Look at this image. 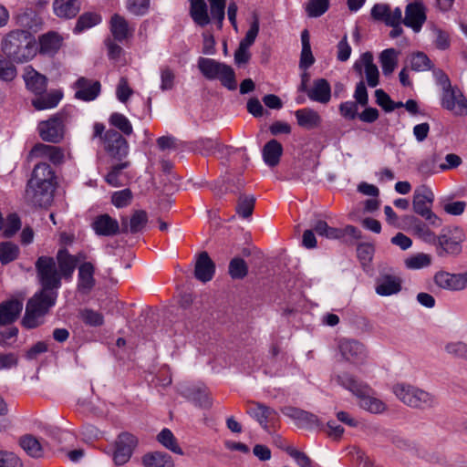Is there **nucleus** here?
<instances>
[{"mask_svg":"<svg viewBox=\"0 0 467 467\" xmlns=\"http://www.w3.org/2000/svg\"><path fill=\"white\" fill-rule=\"evenodd\" d=\"M35 268L41 290L36 293L26 304L22 323L27 328H34L40 325V318L56 303L62 278H71L63 272L57 257L41 255L36 259Z\"/></svg>","mask_w":467,"mask_h":467,"instance_id":"obj_1","label":"nucleus"},{"mask_svg":"<svg viewBox=\"0 0 467 467\" xmlns=\"http://www.w3.org/2000/svg\"><path fill=\"white\" fill-rule=\"evenodd\" d=\"M56 185V175L47 162H39L32 171L27 183L26 196L37 206L48 205L53 198Z\"/></svg>","mask_w":467,"mask_h":467,"instance_id":"obj_2","label":"nucleus"},{"mask_svg":"<svg viewBox=\"0 0 467 467\" xmlns=\"http://www.w3.org/2000/svg\"><path fill=\"white\" fill-rule=\"evenodd\" d=\"M336 380L358 398L361 409L374 414L382 413L387 410L386 403L375 396L374 390L368 384L358 381L350 374H338Z\"/></svg>","mask_w":467,"mask_h":467,"instance_id":"obj_3","label":"nucleus"},{"mask_svg":"<svg viewBox=\"0 0 467 467\" xmlns=\"http://www.w3.org/2000/svg\"><path fill=\"white\" fill-rule=\"evenodd\" d=\"M2 50L14 61L26 62L32 59L36 52L35 36L26 30H13L3 39Z\"/></svg>","mask_w":467,"mask_h":467,"instance_id":"obj_4","label":"nucleus"},{"mask_svg":"<svg viewBox=\"0 0 467 467\" xmlns=\"http://www.w3.org/2000/svg\"><path fill=\"white\" fill-rule=\"evenodd\" d=\"M393 393L405 405L417 410H431L438 405L435 395L418 387L398 383L393 386Z\"/></svg>","mask_w":467,"mask_h":467,"instance_id":"obj_5","label":"nucleus"},{"mask_svg":"<svg viewBox=\"0 0 467 467\" xmlns=\"http://www.w3.org/2000/svg\"><path fill=\"white\" fill-rule=\"evenodd\" d=\"M198 68L207 79H219L230 90L236 88L235 75L231 67L213 58L200 57Z\"/></svg>","mask_w":467,"mask_h":467,"instance_id":"obj_6","label":"nucleus"},{"mask_svg":"<svg viewBox=\"0 0 467 467\" xmlns=\"http://www.w3.org/2000/svg\"><path fill=\"white\" fill-rule=\"evenodd\" d=\"M434 201V193L426 185H420L413 193V210L416 213L424 217L429 223L435 227L441 225V220L431 211Z\"/></svg>","mask_w":467,"mask_h":467,"instance_id":"obj_7","label":"nucleus"},{"mask_svg":"<svg viewBox=\"0 0 467 467\" xmlns=\"http://www.w3.org/2000/svg\"><path fill=\"white\" fill-rule=\"evenodd\" d=\"M464 240V234L462 229L456 227L444 231L437 236L434 246L439 256L448 254L457 255L462 252V243Z\"/></svg>","mask_w":467,"mask_h":467,"instance_id":"obj_8","label":"nucleus"},{"mask_svg":"<svg viewBox=\"0 0 467 467\" xmlns=\"http://www.w3.org/2000/svg\"><path fill=\"white\" fill-rule=\"evenodd\" d=\"M441 105L455 116L467 115V99L456 86L441 92Z\"/></svg>","mask_w":467,"mask_h":467,"instance_id":"obj_9","label":"nucleus"},{"mask_svg":"<svg viewBox=\"0 0 467 467\" xmlns=\"http://www.w3.org/2000/svg\"><path fill=\"white\" fill-rule=\"evenodd\" d=\"M38 133L41 139L51 143H58L64 138V117L56 114L47 120L39 122Z\"/></svg>","mask_w":467,"mask_h":467,"instance_id":"obj_10","label":"nucleus"},{"mask_svg":"<svg viewBox=\"0 0 467 467\" xmlns=\"http://www.w3.org/2000/svg\"><path fill=\"white\" fill-rule=\"evenodd\" d=\"M338 349L342 358L354 365L365 363L368 357L365 346L354 339H340L338 342Z\"/></svg>","mask_w":467,"mask_h":467,"instance_id":"obj_11","label":"nucleus"},{"mask_svg":"<svg viewBox=\"0 0 467 467\" xmlns=\"http://www.w3.org/2000/svg\"><path fill=\"white\" fill-rule=\"evenodd\" d=\"M138 444L137 438L129 432L119 434L115 442V451L113 452V461L116 465L127 463L134 449Z\"/></svg>","mask_w":467,"mask_h":467,"instance_id":"obj_12","label":"nucleus"},{"mask_svg":"<svg viewBox=\"0 0 467 467\" xmlns=\"http://www.w3.org/2000/svg\"><path fill=\"white\" fill-rule=\"evenodd\" d=\"M433 282L443 290L462 291L467 287V274L438 271L433 276Z\"/></svg>","mask_w":467,"mask_h":467,"instance_id":"obj_13","label":"nucleus"},{"mask_svg":"<svg viewBox=\"0 0 467 467\" xmlns=\"http://www.w3.org/2000/svg\"><path fill=\"white\" fill-rule=\"evenodd\" d=\"M427 20L426 7L421 1L415 0L406 5L403 25L419 33Z\"/></svg>","mask_w":467,"mask_h":467,"instance_id":"obj_14","label":"nucleus"},{"mask_svg":"<svg viewBox=\"0 0 467 467\" xmlns=\"http://www.w3.org/2000/svg\"><path fill=\"white\" fill-rule=\"evenodd\" d=\"M104 150L112 157L122 160L128 155L129 144L123 136L114 130H109L104 135Z\"/></svg>","mask_w":467,"mask_h":467,"instance_id":"obj_15","label":"nucleus"},{"mask_svg":"<svg viewBox=\"0 0 467 467\" xmlns=\"http://www.w3.org/2000/svg\"><path fill=\"white\" fill-rule=\"evenodd\" d=\"M373 20L382 22L386 26H394L402 22V10L400 7L391 9L388 4H376L370 10Z\"/></svg>","mask_w":467,"mask_h":467,"instance_id":"obj_16","label":"nucleus"},{"mask_svg":"<svg viewBox=\"0 0 467 467\" xmlns=\"http://www.w3.org/2000/svg\"><path fill=\"white\" fill-rule=\"evenodd\" d=\"M284 415L295 420L296 424L300 428L313 429L320 426V421L313 413L300 410L295 407H285L282 409Z\"/></svg>","mask_w":467,"mask_h":467,"instance_id":"obj_17","label":"nucleus"},{"mask_svg":"<svg viewBox=\"0 0 467 467\" xmlns=\"http://www.w3.org/2000/svg\"><path fill=\"white\" fill-rule=\"evenodd\" d=\"M362 66H364L368 85L371 88L377 87L379 85V72L378 67L373 63V56L370 52H365L361 55L360 60L354 64V69L361 73Z\"/></svg>","mask_w":467,"mask_h":467,"instance_id":"obj_18","label":"nucleus"},{"mask_svg":"<svg viewBox=\"0 0 467 467\" xmlns=\"http://www.w3.org/2000/svg\"><path fill=\"white\" fill-rule=\"evenodd\" d=\"M91 227L96 234L99 236H114L120 232L119 222L108 213L96 216Z\"/></svg>","mask_w":467,"mask_h":467,"instance_id":"obj_19","label":"nucleus"},{"mask_svg":"<svg viewBox=\"0 0 467 467\" xmlns=\"http://www.w3.org/2000/svg\"><path fill=\"white\" fill-rule=\"evenodd\" d=\"M32 158L48 160L55 165L61 164L64 161V150L56 146L43 143L36 144L30 151Z\"/></svg>","mask_w":467,"mask_h":467,"instance_id":"obj_20","label":"nucleus"},{"mask_svg":"<svg viewBox=\"0 0 467 467\" xmlns=\"http://www.w3.org/2000/svg\"><path fill=\"white\" fill-rule=\"evenodd\" d=\"M16 23L22 30L36 33L41 29L43 25L42 17L32 8L21 10L16 16Z\"/></svg>","mask_w":467,"mask_h":467,"instance_id":"obj_21","label":"nucleus"},{"mask_svg":"<svg viewBox=\"0 0 467 467\" xmlns=\"http://www.w3.org/2000/svg\"><path fill=\"white\" fill-rule=\"evenodd\" d=\"M75 86L77 89L75 97L84 101L95 99L99 96L101 88L99 81L86 78H79Z\"/></svg>","mask_w":467,"mask_h":467,"instance_id":"obj_22","label":"nucleus"},{"mask_svg":"<svg viewBox=\"0 0 467 467\" xmlns=\"http://www.w3.org/2000/svg\"><path fill=\"white\" fill-rule=\"evenodd\" d=\"M180 392L182 396L191 401L195 402L201 407L209 408L212 405L209 393L204 386L185 385L182 386Z\"/></svg>","mask_w":467,"mask_h":467,"instance_id":"obj_23","label":"nucleus"},{"mask_svg":"<svg viewBox=\"0 0 467 467\" xmlns=\"http://www.w3.org/2000/svg\"><path fill=\"white\" fill-rule=\"evenodd\" d=\"M87 255L83 252H78L76 255L69 254L67 248H60L57 253V260L64 273L67 276L73 275V273L79 262L85 261Z\"/></svg>","mask_w":467,"mask_h":467,"instance_id":"obj_24","label":"nucleus"},{"mask_svg":"<svg viewBox=\"0 0 467 467\" xmlns=\"http://www.w3.org/2000/svg\"><path fill=\"white\" fill-rule=\"evenodd\" d=\"M95 267L90 262H83L78 266V290L81 294H88L95 286Z\"/></svg>","mask_w":467,"mask_h":467,"instance_id":"obj_25","label":"nucleus"},{"mask_svg":"<svg viewBox=\"0 0 467 467\" xmlns=\"http://www.w3.org/2000/svg\"><path fill=\"white\" fill-rule=\"evenodd\" d=\"M215 272V265L210 258L207 252H202L195 263V277L205 283L212 280Z\"/></svg>","mask_w":467,"mask_h":467,"instance_id":"obj_26","label":"nucleus"},{"mask_svg":"<svg viewBox=\"0 0 467 467\" xmlns=\"http://www.w3.org/2000/svg\"><path fill=\"white\" fill-rule=\"evenodd\" d=\"M247 413L254 418L265 430L268 429V422L276 415L272 408L254 401L249 402Z\"/></svg>","mask_w":467,"mask_h":467,"instance_id":"obj_27","label":"nucleus"},{"mask_svg":"<svg viewBox=\"0 0 467 467\" xmlns=\"http://www.w3.org/2000/svg\"><path fill=\"white\" fill-rule=\"evenodd\" d=\"M23 309V303L17 299L7 300L0 304V326L15 322Z\"/></svg>","mask_w":467,"mask_h":467,"instance_id":"obj_28","label":"nucleus"},{"mask_svg":"<svg viewBox=\"0 0 467 467\" xmlns=\"http://www.w3.org/2000/svg\"><path fill=\"white\" fill-rule=\"evenodd\" d=\"M375 290L381 296L398 294L401 290V279L395 275H383L377 280Z\"/></svg>","mask_w":467,"mask_h":467,"instance_id":"obj_29","label":"nucleus"},{"mask_svg":"<svg viewBox=\"0 0 467 467\" xmlns=\"http://www.w3.org/2000/svg\"><path fill=\"white\" fill-rule=\"evenodd\" d=\"M63 36L57 32L49 31L39 36L40 53L46 55H55L62 47Z\"/></svg>","mask_w":467,"mask_h":467,"instance_id":"obj_30","label":"nucleus"},{"mask_svg":"<svg viewBox=\"0 0 467 467\" xmlns=\"http://www.w3.org/2000/svg\"><path fill=\"white\" fill-rule=\"evenodd\" d=\"M307 97L322 104H327L331 99V87L327 79L318 78L313 82L311 88L307 89Z\"/></svg>","mask_w":467,"mask_h":467,"instance_id":"obj_31","label":"nucleus"},{"mask_svg":"<svg viewBox=\"0 0 467 467\" xmlns=\"http://www.w3.org/2000/svg\"><path fill=\"white\" fill-rule=\"evenodd\" d=\"M24 80L26 88L35 94H43L47 89V78L30 66L25 68Z\"/></svg>","mask_w":467,"mask_h":467,"instance_id":"obj_32","label":"nucleus"},{"mask_svg":"<svg viewBox=\"0 0 467 467\" xmlns=\"http://www.w3.org/2000/svg\"><path fill=\"white\" fill-rule=\"evenodd\" d=\"M147 222V213L143 210H137L131 215L130 222L127 217L121 218V232L137 234L145 227Z\"/></svg>","mask_w":467,"mask_h":467,"instance_id":"obj_33","label":"nucleus"},{"mask_svg":"<svg viewBox=\"0 0 467 467\" xmlns=\"http://www.w3.org/2000/svg\"><path fill=\"white\" fill-rule=\"evenodd\" d=\"M295 116L297 124L306 130L318 128L322 122V119L318 112L310 108L297 109L295 112Z\"/></svg>","mask_w":467,"mask_h":467,"instance_id":"obj_34","label":"nucleus"},{"mask_svg":"<svg viewBox=\"0 0 467 467\" xmlns=\"http://www.w3.org/2000/svg\"><path fill=\"white\" fill-rule=\"evenodd\" d=\"M53 10L60 18H73L80 10V3L78 0H54Z\"/></svg>","mask_w":467,"mask_h":467,"instance_id":"obj_35","label":"nucleus"},{"mask_svg":"<svg viewBox=\"0 0 467 467\" xmlns=\"http://www.w3.org/2000/svg\"><path fill=\"white\" fill-rule=\"evenodd\" d=\"M190 15L193 22L202 27L210 24L212 19L204 0H191Z\"/></svg>","mask_w":467,"mask_h":467,"instance_id":"obj_36","label":"nucleus"},{"mask_svg":"<svg viewBox=\"0 0 467 467\" xmlns=\"http://www.w3.org/2000/svg\"><path fill=\"white\" fill-rule=\"evenodd\" d=\"M110 31L116 40L123 41L132 35L134 28L129 26L128 21L123 16L115 14L110 19Z\"/></svg>","mask_w":467,"mask_h":467,"instance_id":"obj_37","label":"nucleus"},{"mask_svg":"<svg viewBox=\"0 0 467 467\" xmlns=\"http://www.w3.org/2000/svg\"><path fill=\"white\" fill-rule=\"evenodd\" d=\"M262 154L264 161L269 167H275L280 161L283 154V146L276 140H271L264 146Z\"/></svg>","mask_w":467,"mask_h":467,"instance_id":"obj_38","label":"nucleus"},{"mask_svg":"<svg viewBox=\"0 0 467 467\" xmlns=\"http://www.w3.org/2000/svg\"><path fill=\"white\" fill-rule=\"evenodd\" d=\"M141 462L144 467H174V462L169 454L154 451L145 454Z\"/></svg>","mask_w":467,"mask_h":467,"instance_id":"obj_39","label":"nucleus"},{"mask_svg":"<svg viewBox=\"0 0 467 467\" xmlns=\"http://www.w3.org/2000/svg\"><path fill=\"white\" fill-rule=\"evenodd\" d=\"M193 150L202 155L210 156L228 151L229 148L211 139H200L193 143Z\"/></svg>","mask_w":467,"mask_h":467,"instance_id":"obj_40","label":"nucleus"},{"mask_svg":"<svg viewBox=\"0 0 467 467\" xmlns=\"http://www.w3.org/2000/svg\"><path fill=\"white\" fill-rule=\"evenodd\" d=\"M39 97L32 100V105L37 110H44L55 108L62 99V93L59 90H54L46 95L38 94Z\"/></svg>","mask_w":467,"mask_h":467,"instance_id":"obj_41","label":"nucleus"},{"mask_svg":"<svg viewBox=\"0 0 467 467\" xmlns=\"http://www.w3.org/2000/svg\"><path fill=\"white\" fill-rule=\"evenodd\" d=\"M19 444L31 457L40 458L44 454L43 445L32 435H25L20 438Z\"/></svg>","mask_w":467,"mask_h":467,"instance_id":"obj_42","label":"nucleus"},{"mask_svg":"<svg viewBox=\"0 0 467 467\" xmlns=\"http://www.w3.org/2000/svg\"><path fill=\"white\" fill-rule=\"evenodd\" d=\"M302 51L299 66L301 68H308L315 62V57L311 51L309 33L306 29L301 33Z\"/></svg>","mask_w":467,"mask_h":467,"instance_id":"obj_43","label":"nucleus"},{"mask_svg":"<svg viewBox=\"0 0 467 467\" xmlns=\"http://www.w3.org/2000/svg\"><path fill=\"white\" fill-rule=\"evenodd\" d=\"M398 55L399 52L394 48H388L381 52L379 60L385 76L390 75L395 70L398 64Z\"/></svg>","mask_w":467,"mask_h":467,"instance_id":"obj_44","label":"nucleus"},{"mask_svg":"<svg viewBox=\"0 0 467 467\" xmlns=\"http://www.w3.org/2000/svg\"><path fill=\"white\" fill-rule=\"evenodd\" d=\"M157 441L171 451L182 455L183 451L179 446L176 438L169 429H163L157 436Z\"/></svg>","mask_w":467,"mask_h":467,"instance_id":"obj_45","label":"nucleus"},{"mask_svg":"<svg viewBox=\"0 0 467 467\" xmlns=\"http://www.w3.org/2000/svg\"><path fill=\"white\" fill-rule=\"evenodd\" d=\"M101 22V16L96 13H84L81 15L74 28L75 33H80L86 29L91 28L92 26Z\"/></svg>","mask_w":467,"mask_h":467,"instance_id":"obj_46","label":"nucleus"},{"mask_svg":"<svg viewBox=\"0 0 467 467\" xmlns=\"http://www.w3.org/2000/svg\"><path fill=\"white\" fill-rule=\"evenodd\" d=\"M412 230L414 234L423 242L432 245L436 242V234L423 222L415 220L412 225Z\"/></svg>","mask_w":467,"mask_h":467,"instance_id":"obj_47","label":"nucleus"},{"mask_svg":"<svg viewBox=\"0 0 467 467\" xmlns=\"http://www.w3.org/2000/svg\"><path fill=\"white\" fill-rule=\"evenodd\" d=\"M19 247L11 242L0 243V262L2 265L9 264L18 257Z\"/></svg>","mask_w":467,"mask_h":467,"instance_id":"obj_48","label":"nucleus"},{"mask_svg":"<svg viewBox=\"0 0 467 467\" xmlns=\"http://www.w3.org/2000/svg\"><path fill=\"white\" fill-rule=\"evenodd\" d=\"M254 195H240L236 205V213L243 218L250 217L254 208Z\"/></svg>","mask_w":467,"mask_h":467,"instance_id":"obj_49","label":"nucleus"},{"mask_svg":"<svg viewBox=\"0 0 467 467\" xmlns=\"http://www.w3.org/2000/svg\"><path fill=\"white\" fill-rule=\"evenodd\" d=\"M130 165L129 161L120 162L119 164H116L110 168V171L108 172V174L105 177L106 182L113 186V187H119L123 185V181L121 179L122 177V171L126 168H128Z\"/></svg>","mask_w":467,"mask_h":467,"instance_id":"obj_50","label":"nucleus"},{"mask_svg":"<svg viewBox=\"0 0 467 467\" xmlns=\"http://www.w3.org/2000/svg\"><path fill=\"white\" fill-rule=\"evenodd\" d=\"M210 5L211 17L213 19L218 27L223 26L225 16V6L227 0H207Z\"/></svg>","mask_w":467,"mask_h":467,"instance_id":"obj_51","label":"nucleus"},{"mask_svg":"<svg viewBox=\"0 0 467 467\" xmlns=\"http://www.w3.org/2000/svg\"><path fill=\"white\" fill-rule=\"evenodd\" d=\"M313 228L318 235L325 236L328 239H339L342 237L341 229L330 227L323 220H317L314 223Z\"/></svg>","mask_w":467,"mask_h":467,"instance_id":"obj_52","label":"nucleus"},{"mask_svg":"<svg viewBox=\"0 0 467 467\" xmlns=\"http://www.w3.org/2000/svg\"><path fill=\"white\" fill-rule=\"evenodd\" d=\"M410 67L415 71H427L431 69L432 64L425 53L417 52L410 57Z\"/></svg>","mask_w":467,"mask_h":467,"instance_id":"obj_53","label":"nucleus"},{"mask_svg":"<svg viewBox=\"0 0 467 467\" xmlns=\"http://www.w3.org/2000/svg\"><path fill=\"white\" fill-rule=\"evenodd\" d=\"M431 256L429 254L419 253L405 259L404 264L408 269H420L431 265Z\"/></svg>","mask_w":467,"mask_h":467,"instance_id":"obj_54","label":"nucleus"},{"mask_svg":"<svg viewBox=\"0 0 467 467\" xmlns=\"http://www.w3.org/2000/svg\"><path fill=\"white\" fill-rule=\"evenodd\" d=\"M109 122L125 135L129 136L133 131L130 121L123 114L113 113L109 118Z\"/></svg>","mask_w":467,"mask_h":467,"instance_id":"obj_55","label":"nucleus"},{"mask_svg":"<svg viewBox=\"0 0 467 467\" xmlns=\"http://www.w3.org/2000/svg\"><path fill=\"white\" fill-rule=\"evenodd\" d=\"M133 199V193L130 189H123L112 193L111 202L117 208H124L129 206Z\"/></svg>","mask_w":467,"mask_h":467,"instance_id":"obj_56","label":"nucleus"},{"mask_svg":"<svg viewBox=\"0 0 467 467\" xmlns=\"http://www.w3.org/2000/svg\"><path fill=\"white\" fill-rule=\"evenodd\" d=\"M248 272L246 263L242 258H234L229 264V275L234 279H243Z\"/></svg>","mask_w":467,"mask_h":467,"instance_id":"obj_57","label":"nucleus"},{"mask_svg":"<svg viewBox=\"0 0 467 467\" xmlns=\"http://www.w3.org/2000/svg\"><path fill=\"white\" fill-rule=\"evenodd\" d=\"M329 0H309L306 11L310 17H319L328 9Z\"/></svg>","mask_w":467,"mask_h":467,"instance_id":"obj_58","label":"nucleus"},{"mask_svg":"<svg viewBox=\"0 0 467 467\" xmlns=\"http://www.w3.org/2000/svg\"><path fill=\"white\" fill-rule=\"evenodd\" d=\"M4 232L3 235L5 238L12 237L20 228H21V221L17 214L10 213L5 220V223H3Z\"/></svg>","mask_w":467,"mask_h":467,"instance_id":"obj_59","label":"nucleus"},{"mask_svg":"<svg viewBox=\"0 0 467 467\" xmlns=\"http://www.w3.org/2000/svg\"><path fill=\"white\" fill-rule=\"evenodd\" d=\"M161 74V86L162 91L171 90L175 85V73L170 67H162L160 70Z\"/></svg>","mask_w":467,"mask_h":467,"instance_id":"obj_60","label":"nucleus"},{"mask_svg":"<svg viewBox=\"0 0 467 467\" xmlns=\"http://www.w3.org/2000/svg\"><path fill=\"white\" fill-rule=\"evenodd\" d=\"M80 317L85 324L92 327L101 326L104 322L102 314L88 308L80 312Z\"/></svg>","mask_w":467,"mask_h":467,"instance_id":"obj_61","label":"nucleus"},{"mask_svg":"<svg viewBox=\"0 0 467 467\" xmlns=\"http://www.w3.org/2000/svg\"><path fill=\"white\" fill-rule=\"evenodd\" d=\"M150 0H127L126 7L135 16H144L150 8Z\"/></svg>","mask_w":467,"mask_h":467,"instance_id":"obj_62","label":"nucleus"},{"mask_svg":"<svg viewBox=\"0 0 467 467\" xmlns=\"http://www.w3.org/2000/svg\"><path fill=\"white\" fill-rule=\"evenodd\" d=\"M445 351L456 358L467 359V344L463 341L448 343L445 346Z\"/></svg>","mask_w":467,"mask_h":467,"instance_id":"obj_63","label":"nucleus"},{"mask_svg":"<svg viewBox=\"0 0 467 467\" xmlns=\"http://www.w3.org/2000/svg\"><path fill=\"white\" fill-rule=\"evenodd\" d=\"M286 451L295 459L299 467H317L305 452L299 451L293 447L287 448Z\"/></svg>","mask_w":467,"mask_h":467,"instance_id":"obj_64","label":"nucleus"}]
</instances>
